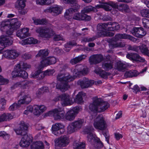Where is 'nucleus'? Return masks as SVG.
<instances>
[{
	"label": "nucleus",
	"mask_w": 149,
	"mask_h": 149,
	"mask_svg": "<svg viewBox=\"0 0 149 149\" xmlns=\"http://www.w3.org/2000/svg\"><path fill=\"white\" fill-rule=\"evenodd\" d=\"M21 23L17 18L7 19L3 21L0 24V29L2 31L6 32L8 36L2 35L0 36V54L3 53L2 58L14 59L19 55L15 50H7L4 52L3 49L7 45H11L13 42L12 38L9 36L12 35L14 31L19 28Z\"/></svg>",
	"instance_id": "nucleus-1"
},
{
	"label": "nucleus",
	"mask_w": 149,
	"mask_h": 149,
	"mask_svg": "<svg viewBox=\"0 0 149 149\" xmlns=\"http://www.w3.org/2000/svg\"><path fill=\"white\" fill-rule=\"evenodd\" d=\"M88 72V69L86 68H84L81 65L77 66L74 70L73 73L75 75L72 77L68 73H63L61 72L59 73L57 77V79L59 82H58L56 88L60 90L61 91H64L67 90L69 87L68 83L73 80L75 77L81 74H85Z\"/></svg>",
	"instance_id": "nucleus-2"
},
{
	"label": "nucleus",
	"mask_w": 149,
	"mask_h": 149,
	"mask_svg": "<svg viewBox=\"0 0 149 149\" xmlns=\"http://www.w3.org/2000/svg\"><path fill=\"white\" fill-rule=\"evenodd\" d=\"M80 110L79 107H74L68 110L65 116L63 109L58 108L46 113L45 116H53L55 120L64 119L72 121L74 119L76 115L78 113Z\"/></svg>",
	"instance_id": "nucleus-3"
},
{
	"label": "nucleus",
	"mask_w": 149,
	"mask_h": 149,
	"mask_svg": "<svg viewBox=\"0 0 149 149\" xmlns=\"http://www.w3.org/2000/svg\"><path fill=\"white\" fill-rule=\"evenodd\" d=\"M86 96L85 93L79 92L77 95L76 99L73 100L70 95L67 94H63L61 95H58L54 99L55 102L60 100L62 106H65L72 104L74 102L78 103H81L83 102V99Z\"/></svg>",
	"instance_id": "nucleus-4"
},
{
	"label": "nucleus",
	"mask_w": 149,
	"mask_h": 149,
	"mask_svg": "<svg viewBox=\"0 0 149 149\" xmlns=\"http://www.w3.org/2000/svg\"><path fill=\"white\" fill-rule=\"evenodd\" d=\"M94 129L92 126H89L86 127L83 131L84 134H87V141L91 145V147L95 149L102 148L103 144L95 134L93 133Z\"/></svg>",
	"instance_id": "nucleus-5"
},
{
	"label": "nucleus",
	"mask_w": 149,
	"mask_h": 149,
	"mask_svg": "<svg viewBox=\"0 0 149 149\" xmlns=\"http://www.w3.org/2000/svg\"><path fill=\"white\" fill-rule=\"evenodd\" d=\"M109 106V103L107 102H103L100 98L95 97L93 98V102L89 105V110L94 113L92 117L94 118L96 115V113L102 112Z\"/></svg>",
	"instance_id": "nucleus-6"
},
{
	"label": "nucleus",
	"mask_w": 149,
	"mask_h": 149,
	"mask_svg": "<svg viewBox=\"0 0 149 149\" xmlns=\"http://www.w3.org/2000/svg\"><path fill=\"white\" fill-rule=\"evenodd\" d=\"M73 8H70L66 11L64 15L65 18L68 20L72 19V14L73 15L72 18L73 19L77 20H86L88 21L91 19L90 16L88 15L83 13H79L78 12V8H74L75 6L74 4H71Z\"/></svg>",
	"instance_id": "nucleus-7"
},
{
	"label": "nucleus",
	"mask_w": 149,
	"mask_h": 149,
	"mask_svg": "<svg viewBox=\"0 0 149 149\" xmlns=\"http://www.w3.org/2000/svg\"><path fill=\"white\" fill-rule=\"evenodd\" d=\"M31 68V65L26 63L21 62L17 64L16 66L14 71L12 72V76L13 78L17 77H21L24 78H26L28 77V74L25 71L22 69L26 70L27 69Z\"/></svg>",
	"instance_id": "nucleus-8"
},
{
	"label": "nucleus",
	"mask_w": 149,
	"mask_h": 149,
	"mask_svg": "<svg viewBox=\"0 0 149 149\" xmlns=\"http://www.w3.org/2000/svg\"><path fill=\"white\" fill-rule=\"evenodd\" d=\"M103 6L104 9L106 11L110 10L111 7L115 9H117L120 11L123 12H129L130 9L128 6L124 3H118L113 1H109L107 4H105Z\"/></svg>",
	"instance_id": "nucleus-9"
},
{
	"label": "nucleus",
	"mask_w": 149,
	"mask_h": 149,
	"mask_svg": "<svg viewBox=\"0 0 149 149\" xmlns=\"http://www.w3.org/2000/svg\"><path fill=\"white\" fill-rule=\"evenodd\" d=\"M46 109V107L44 105H35L33 106H29L26 108V109L24 111V114L27 115L30 113L33 112L34 115L38 116L43 112Z\"/></svg>",
	"instance_id": "nucleus-10"
},
{
	"label": "nucleus",
	"mask_w": 149,
	"mask_h": 149,
	"mask_svg": "<svg viewBox=\"0 0 149 149\" xmlns=\"http://www.w3.org/2000/svg\"><path fill=\"white\" fill-rule=\"evenodd\" d=\"M85 123L84 119H81L70 123L67 127L68 133L71 134L76 130L80 129Z\"/></svg>",
	"instance_id": "nucleus-11"
},
{
	"label": "nucleus",
	"mask_w": 149,
	"mask_h": 149,
	"mask_svg": "<svg viewBox=\"0 0 149 149\" xmlns=\"http://www.w3.org/2000/svg\"><path fill=\"white\" fill-rule=\"evenodd\" d=\"M93 125L95 128L101 130H104L107 127L106 121L102 115H98L97 116L94 121Z\"/></svg>",
	"instance_id": "nucleus-12"
},
{
	"label": "nucleus",
	"mask_w": 149,
	"mask_h": 149,
	"mask_svg": "<svg viewBox=\"0 0 149 149\" xmlns=\"http://www.w3.org/2000/svg\"><path fill=\"white\" fill-rule=\"evenodd\" d=\"M36 32L39 33L40 36L46 39L51 38L54 35V33L51 28H38L37 29Z\"/></svg>",
	"instance_id": "nucleus-13"
},
{
	"label": "nucleus",
	"mask_w": 149,
	"mask_h": 149,
	"mask_svg": "<svg viewBox=\"0 0 149 149\" xmlns=\"http://www.w3.org/2000/svg\"><path fill=\"white\" fill-rule=\"evenodd\" d=\"M107 25H108V23H100L97 25V29L99 31H100L104 36H112L113 35V33L108 32V31Z\"/></svg>",
	"instance_id": "nucleus-14"
},
{
	"label": "nucleus",
	"mask_w": 149,
	"mask_h": 149,
	"mask_svg": "<svg viewBox=\"0 0 149 149\" xmlns=\"http://www.w3.org/2000/svg\"><path fill=\"white\" fill-rule=\"evenodd\" d=\"M56 62L55 58L54 57H49L43 59L40 62L39 68L41 69L48 65L55 64Z\"/></svg>",
	"instance_id": "nucleus-15"
},
{
	"label": "nucleus",
	"mask_w": 149,
	"mask_h": 149,
	"mask_svg": "<svg viewBox=\"0 0 149 149\" xmlns=\"http://www.w3.org/2000/svg\"><path fill=\"white\" fill-rule=\"evenodd\" d=\"M69 142V139L65 136H61L55 140V146L64 147L67 145Z\"/></svg>",
	"instance_id": "nucleus-16"
},
{
	"label": "nucleus",
	"mask_w": 149,
	"mask_h": 149,
	"mask_svg": "<svg viewBox=\"0 0 149 149\" xmlns=\"http://www.w3.org/2000/svg\"><path fill=\"white\" fill-rule=\"evenodd\" d=\"M62 10L61 7L55 5L45 10L44 12L46 13H53L56 15H58L61 13Z\"/></svg>",
	"instance_id": "nucleus-17"
},
{
	"label": "nucleus",
	"mask_w": 149,
	"mask_h": 149,
	"mask_svg": "<svg viewBox=\"0 0 149 149\" xmlns=\"http://www.w3.org/2000/svg\"><path fill=\"white\" fill-rule=\"evenodd\" d=\"M132 33L134 36L139 38H141L146 34L144 29L141 27L134 28L132 31Z\"/></svg>",
	"instance_id": "nucleus-18"
},
{
	"label": "nucleus",
	"mask_w": 149,
	"mask_h": 149,
	"mask_svg": "<svg viewBox=\"0 0 149 149\" xmlns=\"http://www.w3.org/2000/svg\"><path fill=\"white\" fill-rule=\"evenodd\" d=\"M128 49L129 50H133L137 52L140 50L142 53L146 55H148V50L144 45H143L141 47L136 46H132L129 45Z\"/></svg>",
	"instance_id": "nucleus-19"
},
{
	"label": "nucleus",
	"mask_w": 149,
	"mask_h": 149,
	"mask_svg": "<svg viewBox=\"0 0 149 149\" xmlns=\"http://www.w3.org/2000/svg\"><path fill=\"white\" fill-rule=\"evenodd\" d=\"M29 29L27 28H23L18 30L17 32L16 36L20 39H23L29 35Z\"/></svg>",
	"instance_id": "nucleus-20"
},
{
	"label": "nucleus",
	"mask_w": 149,
	"mask_h": 149,
	"mask_svg": "<svg viewBox=\"0 0 149 149\" xmlns=\"http://www.w3.org/2000/svg\"><path fill=\"white\" fill-rule=\"evenodd\" d=\"M126 57L130 60L136 61L144 62L145 61V60L143 58L140 56L136 53L128 54H127Z\"/></svg>",
	"instance_id": "nucleus-21"
},
{
	"label": "nucleus",
	"mask_w": 149,
	"mask_h": 149,
	"mask_svg": "<svg viewBox=\"0 0 149 149\" xmlns=\"http://www.w3.org/2000/svg\"><path fill=\"white\" fill-rule=\"evenodd\" d=\"M64 128V126L60 123H56L53 125L52 127L53 133L55 135H58L61 133L59 130H63Z\"/></svg>",
	"instance_id": "nucleus-22"
},
{
	"label": "nucleus",
	"mask_w": 149,
	"mask_h": 149,
	"mask_svg": "<svg viewBox=\"0 0 149 149\" xmlns=\"http://www.w3.org/2000/svg\"><path fill=\"white\" fill-rule=\"evenodd\" d=\"M28 124L25 123L24 121L21 122L19 128L15 130L17 134L22 135L23 133H25V131L27 129L28 127Z\"/></svg>",
	"instance_id": "nucleus-23"
},
{
	"label": "nucleus",
	"mask_w": 149,
	"mask_h": 149,
	"mask_svg": "<svg viewBox=\"0 0 149 149\" xmlns=\"http://www.w3.org/2000/svg\"><path fill=\"white\" fill-rule=\"evenodd\" d=\"M38 42V40L32 37H30L23 40L19 42V43L23 45L27 44H36Z\"/></svg>",
	"instance_id": "nucleus-24"
},
{
	"label": "nucleus",
	"mask_w": 149,
	"mask_h": 149,
	"mask_svg": "<svg viewBox=\"0 0 149 149\" xmlns=\"http://www.w3.org/2000/svg\"><path fill=\"white\" fill-rule=\"evenodd\" d=\"M103 57L101 55H96L91 56L89 62L91 64L97 63H99L103 59Z\"/></svg>",
	"instance_id": "nucleus-25"
},
{
	"label": "nucleus",
	"mask_w": 149,
	"mask_h": 149,
	"mask_svg": "<svg viewBox=\"0 0 149 149\" xmlns=\"http://www.w3.org/2000/svg\"><path fill=\"white\" fill-rule=\"evenodd\" d=\"M31 141L29 140V138L28 135H25L19 143V145L23 147L28 146L30 143Z\"/></svg>",
	"instance_id": "nucleus-26"
},
{
	"label": "nucleus",
	"mask_w": 149,
	"mask_h": 149,
	"mask_svg": "<svg viewBox=\"0 0 149 149\" xmlns=\"http://www.w3.org/2000/svg\"><path fill=\"white\" fill-rule=\"evenodd\" d=\"M108 31H114L118 30L120 28L119 24L117 23L110 22L107 26Z\"/></svg>",
	"instance_id": "nucleus-27"
},
{
	"label": "nucleus",
	"mask_w": 149,
	"mask_h": 149,
	"mask_svg": "<svg viewBox=\"0 0 149 149\" xmlns=\"http://www.w3.org/2000/svg\"><path fill=\"white\" fill-rule=\"evenodd\" d=\"M80 85L82 88H88L90 86L94 83V81L92 80H89L87 79H86L79 81Z\"/></svg>",
	"instance_id": "nucleus-28"
},
{
	"label": "nucleus",
	"mask_w": 149,
	"mask_h": 149,
	"mask_svg": "<svg viewBox=\"0 0 149 149\" xmlns=\"http://www.w3.org/2000/svg\"><path fill=\"white\" fill-rule=\"evenodd\" d=\"M35 1L37 5L43 6L51 4L54 3V0H36Z\"/></svg>",
	"instance_id": "nucleus-29"
},
{
	"label": "nucleus",
	"mask_w": 149,
	"mask_h": 149,
	"mask_svg": "<svg viewBox=\"0 0 149 149\" xmlns=\"http://www.w3.org/2000/svg\"><path fill=\"white\" fill-rule=\"evenodd\" d=\"M104 4L103 5H104ZM103 5H98L95 6V8H94L91 6H87L84 8V11L85 13H88L92 11H93L94 12L97 11V8H104L103 6H102Z\"/></svg>",
	"instance_id": "nucleus-30"
},
{
	"label": "nucleus",
	"mask_w": 149,
	"mask_h": 149,
	"mask_svg": "<svg viewBox=\"0 0 149 149\" xmlns=\"http://www.w3.org/2000/svg\"><path fill=\"white\" fill-rule=\"evenodd\" d=\"M13 116L11 114L4 113L0 116V122L9 120L13 119Z\"/></svg>",
	"instance_id": "nucleus-31"
},
{
	"label": "nucleus",
	"mask_w": 149,
	"mask_h": 149,
	"mask_svg": "<svg viewBox=\"0 0 149 149\" xmlns=\"http://www.w3.org/2000/svg\"><path fill=\"white\" fill-rule=\"evenodd\" d=\"M122 38L128 39L133 41H134L135 39L133 37L131 36L130 35L125 34H117L115 36L116 40H119Z\"/></svg>",
	"instance_id": "nucleus-32"
},
{
	"label": "nucleus",
	"mask_w": 149,
	"mask_h": 149,
	"mask_svg": "<svg viewBox=\"0 0 149 149\" xmlns=\"http://www.w3.org/2000/svg\"><path fill=\"white\" fill-rule=\"evenodd\" d=\"M128 65L127 63L124 62L118 61L117 63L115 68L118 70L123 71Z\"/></svg>",
	"instance_id": "nucleus-33"
},
{
	"label": "nucleus",
	"mask_w": 149,
	"mask_h": 149,
	"mask_svg": "<svg viewBox=\"0 0 149 149\" xmlns=\"http://www.w3.org/2000/svg\"><path fill=\"white\" fill-rule=\"evenodd\" d=\"M31 101V98L29 95H24L22 99L19 100L18 101V104L21 105L24 104H28Z\"/></svg>",
	"instance_id": "nucleus-34"
},
{
	"label": "nucleus",
	"mask_w": 149,
	"mask_h": 149,
	"mask_svg": "<svg viewBox=\"0 0 149 149\" xmlns=\"http://www.w3.org/2000/svg\"><path fill=\"white\" fill-rule=\"evenodd\" d=\"M44 146L41 141L36 142L31 146V149H43Z\"/></svg>",
	"instance_id": "nucleus-35"
},
{
	"label": "nucleus",
	"mask_w": 149,
	"mask_h": 149,
	"mask_svg": "<svg viewBox=\"0 0 149 149\" xmlns=\"http://www.w3.org/2000/svg\"><path fill=\"white\" fill-rule=\"evenodd\" d=\"M86 56L84 55H81L79 56L74 58L71 59L70 61V63L72 64H74L81 61L83 59H84Z\"/></svg>",
	"instance_id": "nucleus-36"
},
{
	"label": "nucleus",
	"mask_w": 149,
	"mask_h": 149,
	"mask_svg": "<svg viewBox=\"0 0 149 149\" xmlns=\"http://www.w3.org/2000/svg\"><path fill=\"white\" fill-rule=\"evenodd\" d=\"M139 72L136 70H130L126 72L125 74L126 77H132L136 76L139 74Z\"/></svg>",
	"instance_id": "nucleus-37"
},
{
	"label": "nucleus",
	"mask_w": 149,
	"mask_h": 149,
	"mask_svg": "<svg viewBox=\"0 0 149 149\" xmlns=\"http://www.w3.org/2000/svg\"><path fill=\"white\" fill-rule=\"evenodd\" d=\"M85 147V144L83 142H75L73 143V148L74 149H83Z\"/></svg>",
	"instance_id": "nucleus-38"
},
{
	"label": "nucleus",
	"mask_w": 149,
	"mask_h": 149,
	"mask_svg": "<svg viewBox=\"0 0 149 149\" xmlns=\"http://www.w3.org/2000/svg\"><path fill=\"white\" fill-rule=\"evenodd\" d=\"M25 0H18L15 3V7L19 9L24 8L25 6Z\"/></svg>",
	"instance_id": "nucleus-39"
},
{
	"label": "nucleus",
	"mask_w": 149,
	"mask_h": 149,
	"mask_svg": "<svg viewBox=\"0 0 149 149\" xmlns=\"http://www.w3.org/2000/svg\"><path fill=\"white\" fill-rule=\"evenodd\" d=\"M49 52L47 49H41L38 52L36 56L44 57L47 56Z\"/></svg>",
	"instance_id": "nucleus-40"
},
{
	"label": "nucleus",
	"mask_w": 149,
	"mask_h": 149,
	"mask_svg": "<svg viewBox=\"0 0 149 149\" xmlns=\"http://www.w3.org/2000/svg\"><path fill=\"white\" fill-rule=\"evenodd\" d=\"M94 71L97 74H99L102 77L104 78H106L108 75L107 73L103 70H101L99 68L96 69Z\"/></svg>",
	"instance_id": "nucleus-41"
},
{
	"label": "nucleus",
	"mask_w": 149,
	"mask_h": 149,
	"mask_svg": "<svg viewBox=\"0 0 149 149\" xmlns=\"http://www.w3.org/2000/svg\"><path fill=\"white\" fill-rule=\"evenodd\" d=\"M33 22L36 25L45 24L46 22V20L44 19H40L33 18Z\"/></svg>",
	"instance_id": "nucleus-42"
},
{
	"label": "nucleus",
	"mask_w": 149,
	"mask_h": 149,
	"mask_svg": "<svg viewBox=\"0 0 149 149\" xmlns=\"http://www.w3.org/2000/svg\"><path fill=\"white\" fill-rule=\"evenodd\" d=\"M76 44V43L74 41L70 42L67 43L65 45V47L66 48L65 50L67 52L69 51L72 47L75 45Z\"/></svg>",
	"instance_id": "nucleus-43"
},
{
	"label": "nucleus",
	"mask_w": 149,
	"mask_h": 149,
	"mask_svg": "<svg viewBox=\"0 0 149 149\" xmlns=\"http://www.w3.org/2000/svg\"><path fill=\"white\" fill-rule=\"evenodd\" d=\"M141 14L143 17L149 18V10L143 9L141 11Z\"/></svg>",
	"instance_id": "nucleus-44"
},
{
	"label": "nucleus",
	"mask_w": 149,
	"mask_h": 149,
	"mask_svg": "<svg viewBox=\"0 0 149 149\" xmlns=\"http://www.w3.org/2000/svg\"><path fill=\"white\" fill-rule=\"evenodd\" d=\"M102 67L104 69L108 70L112 68V65L111 62H107L103 65Z\"/></svg>",
	"instance_id": "nucleus-45"
},
{
	"label": "nucleus",
	"mask_w": 149,
	"mask_h": 149,
	"mask_svg": "<svg viewBox=\"0 0 149 149\" xmlns=\"http://www.w3.org/2000/svg\"><path fill=\"white\" fill-rule=\"evenodd\" d=\"M21 104H18V103H14L11 105L9 108V109L10 111H13L15 110L17 108L20 107Z\"/></svg>",
	"instance_id": "nucleus-46"
},
{
	"label": "nucleus",
	"mask_w": 149,
	"mask_h": 149,
	"mask_svg": "<svg viewBox=\"0 0 149 149\" xmlns=\"http://www.w3.org/2000/svg\"><path fill=\"white\" fill-rule=\"evenodd\" d=\"M54 72V71L53 70H47L44 72V73L43 74V76L42 77V78H43L45 76H49L52 75Z\"/></svg>",
	"instance_id": "nucleus-47"
},
{
	"label": "nucleus",
	"mask_w": 149,
	"mask_h": 149,
	"mask_svg": "<svg viewBox=\"0 0 149 149\" xmlns=\"http://www.w3.org/2000/svg\"><path fill=\"white\" fill-rule=\"evenodd\" d=\"M0 103L1 105V109L2 110L4 109L6 103V100L4 98H1L0 100Z\"/></svg>",
	"instance_id": "nucleus-48"
},
{
	"label": "nucleus",
	"mask_w": 149,
	"mask_h": 149,
	"mask_svg": "<svg viewBox=\"0 0 149 149\" xmlns=\"http://www.w3.org/2000/svg\"><path fill=\"white\" fill-rule=\"evenodd\" d=\"M0 136L2 137L5 139H8L9 138V135L4 131L0 132Z\"/></svg>",
	"instance_id": "nucleus-49"
},
{
	"label": "nucleus",
	"mask_w": 149,
	"mask_h": 149,
	"mask_svg": "<svg viewBox=\"0 0 149 149\" xmlns=\"http://www.w3.org/2000/svg\"><path fill=\"white\" fill-rule=\"evenodd\" d=\"M143 24L144 27L149 28V20L144 18L143 19Z\"/></svg>",
	"instance_id": "nucleus-50"
},
{
	"label": "nucleus",
	"mask_w": 149,
	"mask_h": 149,
	"mask_svg": "<svg viewBox=\"0 0 149 149\" xmlns=\"http://www.w3.org/2000/svg\"><path fill=\"white\" fill-rule=\"evenodd\" d=\"M125 44L122 42H116L113 43V48L116 47H122L125 46Z\"/></svg>",
	"instance_id": "nucleus-51"
},
{
	"label": "nucleus",
	"mask_w": 149,
	"mask_h": 149,
	"mask_svg": "<svg viewBox=\"0 0 149 149\" xmlns=\"http://www.w3.org/2000/svg\"><path fill=\"white\" fill-rule=\"evenodd\" d=\"M103 134L105 138L106 141H107V143L108 144H109V136L108 134V131H106L105 132H104V133Z\"/></svg>",
	"instance_id": "nucleus-52"
},
{
	"label": "nucleus",
	"mask_w": 149,
	"mask_h": 149,
	"mask_svg": "<svg viewBox=\"0 0 149 149\" xmlns=\"http://www.w3.org/2000/svg\"><path fill=\"white\" fill-rule=\"evenodd\" d=\"M40 72L41 70H39L35 72H33L32 73L31 76L34 78H36Z\"/></svg>",
	"instance_id": "nucleus-53"
},
{
	"label": "nucleus",
	"mask_w": 149,
	"mask_h": 149,
	"mask_svg": "<svg viewBox=\"0 0 149 149\" xmlns=\"http://www.w3.org/2000/svg\"><path fill=\"white\" fill-rule=\"evenodd\" d=\"M54 40L55 41L63 40L64 39L62 37L59 35H55L54 37Z\"/></svg>",
	"instance_id": "nucleus-54"
},
{
	"label": "nucleus",
	"mask_w": 149,
	"mask_h": 149,
	"mask_svg": "<svg viewBox=\"0 0 149 149\" xmlns=\"http://www.w3.org/2000/svg\"><path fill=\"white\" fill-rule=\"evenodd\" d=\"M115 136L116 139L118 140L122 138L123 136L122 134L118 133H115Z\"/></svg>",
	"instance_id": "nucleus-55"
},
{
	"label": "nucleus",
	"mask_w": 149,
	"mask_h": 149,
	"mask_svg": "<svg viewBox=\"0 0 149 149\" xmlns=\"http://www.w3.org/2000/svg\"><path fill=\"white\" fill-rule=\"evenodd\" d=\"M97 15H99L98 18L99 19H102L104 20H108V18H106V17H105L104 16L103 17V16H102V15H101V14L100 13H99L98 14H97Z\"/></svg>",
	"instance_id": "nucleus-56"
},
{
	"label": "nucleus",
	"mask_w": 149,
	"mask_h": 149,
	"mask_svg": "<svg viewBox=\"0 0 149 149\" xmlns=\"http://www.w3.org/2000/svg\"><path fill=\"white\" fill-rule=\"evenodd\" d=\"M19 9V12L22 15H24L27 12L26 10L24 8Z\"/></svg>",
	"instance_id": "nucleus-57"
},
{
	"label": "nucleus",
	"mask_w": 149,
	"mask_h": 149,
	"mask_svg": "<svg viewBox=\"0 0 149 149\" xmlns=\"http://www.w3.org/2000/svg\"><path fill=\"white\" fill-rule=\"evenodd\" d=\"M2 82V83H1V85H5L7 84L9 82V80L8 79H5L3 78V79Z\"/></svg>",
	"instance_id": "nucleus-58"
},
{
	"label": "nucleus",
	"mask_w": 149,
	"mask_h": 149,
	"mask_svg": "<svg viewBox=\"0 0 149 149\" xmlns=\"http://www.w3.org/2000/svg\"><path fill=\"white\" fill-rule=\"evenodd\" d=\"M122 113L121 111H119L118 113L116 115V119H117L120 118V117L122 116Z\"/></svg>",
	"instance_id": "nucleus-59"
},
{
	"label": "nucleus",
	"mask_w": 149,
	"mask_h": 149,
	"mask_svg": "<svg viewBox=\"0 0 149 149\" xmlns=\"http://www.w3.org/2000/svg\"><path fill=\"white\" fill-rule=\"evenodd\" d=\"M142 1L149 8V0H142Z\"/></svg>",
	"instance_id": "nucleus-60"
},
{
	"label": "nucleus",
	"mask_w": 149,
	"mask_h": 149,
	"mask_svg": "<svg viewBox=\"0 0 149 149\" xmlns=\"http://www.w3.org/2000/svg\"><path fill=\"white\" fill-rule=\"evenodd\" d=\"M93 40L90 38H84L83 41L85 42H88V41H92Z\"/></svg>",
	"instance_id": "nucleus-61"
},
{
	"label": "nucleus",
	"mask_w": 149,
	"mask_h": 149,
	"mask_svg": "<svg viewBox=\"0 0 149 149\" xmlns=\"http://www.w3.org/2000/svg\"><path fill=\"white\" fill-rule=\"evenodd\" d=\"M133 89L136 91H137L139 90V88L137 85H135L134 86Z\"/></svg>",
	"instance_id": "nucleus-62"
},
{
	"label": "nucleus",
	"mask_w": 149,
	"mask_h": 149,
	"mask_svg": "<svg viewBox=\"0 0 149 149\" xmlns=\"http://www.w3.org/2000/svg\"><path fill=\"white\" fill-rule=\"evenodd\" d=\"M118 1L122 2H129L130 0H117Z\"/></svg>",
	"instance_id": "nucleus-63"
},
{
	"label": "nucleus",
	"mask_w": 149,
	"mask_h": 149,
	"mask_svg": "<svg viewBox=\"0 0 149 149\" xmlns=\"http://www.w3.org/2000/svg\"><path fill=\"white\" fill-rule=\"evenodd\" d=\"M146 116V114L145 111H142V114L141 116L145 118Z\"/></svg>",
	"instance_id": "nucleus-64"
}]
</instances>
